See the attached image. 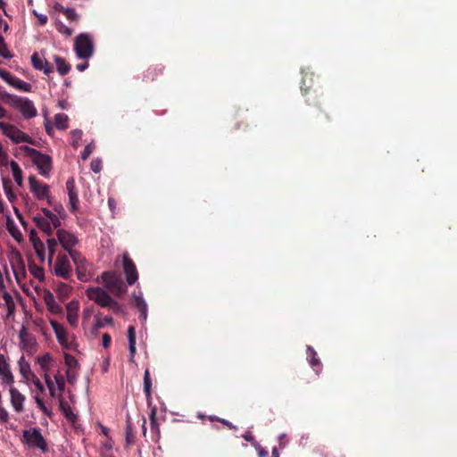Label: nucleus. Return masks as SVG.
I'll return each mask as SVG.
<instances>
[{"label": "nucleus", "instance_id": "nucleus-49", "mask_svg": "<svg viewBox=\"0 0 457 457\" xmlns=\"http://www.w3.org/2000/svg\"><path fill=\"white\" fill-rule=\"evenodd\" d=\"M3 184H4V189L5 191V194L10 201H12L13 198H15V195L12 194L10 187L8 186V180L3 179Z\"/></svg>", "mask_w": 457, "mask_h": 457}, {"label": "nucleus", "instance_id": "nucleus-41", "mask_svg": "<svg viewBox=\"0 0 457 457\" xmlns=\"http://www.w3.org/2000/svg\"><path fill=\"white\" fill-rule=\"evenodd\" d=\"M307 352L309 353V355L311 356L310 364L312 366H318L320 364V361L319 358L316 357V352L312 346H307Z\"/></svg>", "mask_w": 457, "mask_h": 457}, {"label": "nucleus", "instance_id": "nucleus-33", "mask_svg": "<svg viewBox=\"0 0 457 457\" xmlns=\"http://www.w3.org/2000/svg\"><path fill=\"white\" fill-rule=\"evenodd\" d=\"M11 86L22 90L24 92H29L31 90V85L17 77L12 81Z\"/></svg>", "mask_w": 457, "mask_h": 457}, {"label": "nucleus", "instance_id": "nucleus-30", "mask_svg": "<svg viewBox=\"0 0 457 457\" xmlns=\"http://www.w3.org/2000/svg\"><path fill=\"white\" fill-rule=\"evenodd\" d=\"M41 211L44 213L45 218L49 220L50 224H52L54 226V228H59L61 226V220L50 210H48L47 208H42Z\"/></svg>", "mask_w": 457, "mask_h": 457}, {"label": "nucleus", "instance_id": "nucleus-63", "mask_svg": "<svg viewBox=\"0 0 457 457\" xmlns=\"http://www.w3.org/2000/svg\"><path fill=\"white\" fill-rule=\"evenodd\" d=\"M137 423H139L140 421H142V429H143V434L145 435L146 433V428H145V423H146V420L145 419L144 416H141L139 414L137 415Z\"/></svg>", "mask_w": 457, "mask_h": 457}, {"label": "nucleus", "instance_id": "nucleus-15", "mask_svg": "<svg viewBox=\"0 0 457 457\" xmlns=\"http://www.w3.org/2000/svg\"><path fill=\"white\" fill-rule=\"evenodd\" d=\"M101 278L104 282V286H122L123 284L120 274L117 270L104 271L102 273Z\"/></svg>", "mask_w": 457, "mask_h": 457}, {"label": "nucleus", "instance_id": "nucleus-29", "mask_svg": "<svg viewBox=\"0 0 457 457\" xmlns=\"http://www.w3.org/2000/svg\"><path fill=\"white\" fill-rule=\"evenodd\" d=\"M68 116L65 113H57L54 115V125L58 129H66L68 128Z\"/></svg>", "mask_w": 457, "mask_h": 457}, {"label": "nucleus", "instance_id": "nucleus-56", "mask_svg": "<svg viewBox=\"0 0 457 457\" xmlns=\"http://www.w3.org/2000/svg\"><path fill=\"white\" fill-rule=\"evenodd\" d=\"M29 240L32 243L33 246L35 245V243H37L38 241H41L40 238L37 237V233L35 229H31L29 232Z\"/></svg>", "mask_w": 457, "mask_h": 457}, {"label": "nucleus", "instance_id": "nucleus-16", "mask_svg": "<svg viewBox=\"0 0 457 457\" xmlns=\"http://www.w3.org/2000/svg\"><path fill=\"white\" fill-rule=\"evenodd\" d=\"M58 400H59V408L62 411V412L63 413V415L65 416V418L72 423L75 422L77 420V415L73 413L71 406L64 400L62 394H60L58 395Z\"/></svg>", "mask_w": 457, "mask_h": 457}, {"label": "nucleus", "instance_id": "nucleus-54", "mask_svg": "<svg viewBox=\"0 0 457 457\" xmlns=\"http://www.w3.org/2000/svg\"><path fill=\"white\" fill-rule=\"evenodd\" d=\"M34 15L37 18L38 23L40 25H46L47 23L48 18L45 14H39L36 11L33 12Z\"/></svg>", "mask_w": 457, "mask_h": 457}, {"label": "nucleus", "instance_id": "nucleus-32", "mask_svg": "<svg viewBox=\"0 0 457 457\" xmlns=\"http://www.w3.org/2000/svg\"><path fill=\"white\" fill-rule=\"evenodd\" d=\"M151 388H152V380L150 377L149 370L146 369L144 373V391L145 393L146 398L150 399L151 397Z\"/></svg>", "mask_w": 457, "mask_h": 457}, {"label": "nucleus", "instance_id": "nucleus-60", "mask_svg": "<svg viewBox=\"0 0 457 457\" xmlns=\"http://www.w3.org/2000/svg\"><path fill=\"white\" fill-rule=\"evenodd\" d=\"M55 380H56V384H57V387L59 389V391L62 393L64 391V386H65V383H64V379L63 378L60 377H55Z\"/></svg>", "mask_w": 457, "mask_h": 457}, {"label": "nucleus", "instance_id": "nucleus-59", "mask_svg": "<svg viewBox=\"0 0 457 457\" xmlns=\"http://www.w3.org/2000/svg\"><path fill=\"white\" fill-rule=\"evenodd\" d=\"M156 68H150L147 70L145 73V77L148 79H151L152 80H154L155 76H157Z\"/></svg>", "mask_w": 457, "mask_h": 457}, {"label": "nucleus", "instance_id": "nucleus-42", "mask_svg": "<svg viewBox=\"0 0 457 457\" xmlns=\"http://www.w3.org/2000/svg\"><path fill=\"white\" fill-rule=\"evenodd\" d=\"M37 255L44 261L45 259V245L42 241H38L37 243H35V245L33 246Z\"/></svg>", "mask_w": 457, "mask_h": 457}, {"label": "nucleus", "instance_id": "nucleus-13", "mask_svg": "<svg viewBox=\"0 0 457 457\" xmlns=\"http://www.w3.org/2000/svg\"><path fill=\"white\" fill-rule=\"evenodd\" d=\"M31 62L36 70L43 71L45 74L49 75L54 71V66L46 60H43L39 57L37 53H34L31 55Z\"/></svg>", "mask_w": 457, "mask_h": 457}, {"label": "nucleus", "instance_id": "nucleus-26", "mask_svg": "<svg viewBox=\"0 0 457 457\" xmlns=\"http://www.w3.org/2000/svg\"><path fill=\"white\" fill-rule=\"evenodd\" d=\"M54 62L56 63L57 71L61 75H66L69 73L71 65L65 61L64 58L56 55L54 56Z\"/></svg>", "mask_w": 457, "mask_h": 457}, {"label": "nucleus", "instance_id": "nucleus-18", "mask_svg": "<svg viewBox=\"0 0 457 457\" xmlns=\"http://www.w3.org/2000/svg\"><path fill=\"white\" fill-rule=\"evenodd\" d=\"M44 299L50 312L55 314L62 312V306L55 302L54 296L50 291L45 290Z\"/></svg>", "mask_w": 457, "mask_h": 457}, {"label": "nucleus", "instance_id": "nucleus-21", "mask_svg": "<svg viewBox=\"0 0 457 457\" xmlns=\"http://www.w3.org/2000/svg\"><path fill=\"white\" fill-rule=\"evenodd\" d=\"M33 220L35 221L36 225L47 236L52 235L53 229L50 224L49 220H47L45 217L42 216H35L33 218Z\"/></svg>", "mask_w": 457, "mask_h": 457}, {"label": "nucleus", "instance_id": "nucleus-36", "mask_svg": "<svg viewBox=\"0 0 457 457\" xmlns=\"http://www.w3.org/2000/svg\"><path fill=\"white\" fill-rule=\"evenodd\" d=\"M0 55L5 59H10L12 57V54L10 53L8 46L4 41V38L0 34Z\"/></svg>", "mask_w": 457, "mask_h": 457}, {"label": "nucleus", "instance_id": "nucleus-48", "mask_svg": "<svg viewBox=\"0 0 457 457\" xmlns=\"http://www.w3.org/2000/svg\"><path fill=\"white\" fill-rule=\"evenodd\" d=\"M150 424H151L152 429H157L158 430V423H157V419H156V408L155 407H154L151 410Z\"/></svg>", "mask_w": 457, "mask_h": 457}, {"label": "nucleus", "instance_id": "nucleus-14", "mask_svg": "<svg viewBox=\"0 0 457 457\" xmlns=\"http://www.w3.org/2000/svg\"><path fill=\"white\" fill-rule=\"evenodd\" d=\"M10 395H11V403L13 407V409L17 412L23 411V403L25 401V396L15 387L11 386L9 389Z\"/></svg>", "mask_w": 457, "mask_h": 457}, {"label": "nucleus", "instance_id": "nucleus-11", "mask_svg": "<svg viewBox=\"0 0 457 457\" xmlns=\"http://www.w3.org/2000/svg\"><path fill=\"white\" fill-rule=\"evenodd\" d=\"M58 241L62 246L69 253L73 250V246L78 244L77 237L71 232L64 229H58L56 233Z\"/></svg>", "mask_w": 457, "mask_h": 457}, {"label": "nucleus", "instance_id": "nucleus-27", "mask_svg": "<svg viewBox=\"0 0 457 457\" xmlns=\"http://www.w3.org/2000/svg\"><path fill=\"white\" fill-rule=\"evenodd\" d=\"M10 167L12 172V177L18 186L22 185V170L15 161L10 162Z\"/></svg>", "mask_w": 457, "mask_h": 457}, {"label": "nucleus", "instance_id": "nucleus-7", "mask_svg": "<svg viewBox=\"0 0 457 457\" xmlns=\"http://www.w3.org/2000/svg\"><path fill=\"white\" fill-rule=\"evenodd\" d=\"M87 295L103 307H113L117 303L102 287H87Z\"/></svg>", "mask_w": 457, "mask_h": 457}, {"label": "nucleus", "instance_id": "nucleus-38", "mask_svg": "<svg viewBox=\"0 0 457 457\" xmlns=\"http://www.w3.org/2000/svg\"><path fill=\"white\" fill-rule=\"evenodd\" d=\"M56 246H57V241L54 238H49L47 240V248H48V252H49V256H48L49 263H51L53 262Z\"/></svg>", "mask_w": 457, "mask_h": 457}, {"label": "nucleus", "instance_id": "nucleus-17", "mask_svg": "<svg viewBox=\"0 0 457 457\" xmlns=\"http://www.w3.org/2000/svg\"><path fill=\"white\" fill-rule=\"evenodd\" d=\"M133 305L139 311L140 319L145 321L147 319V304L140 295H133Z\"/></svg>", "mask_w": 457, "mask_h": 457}, {"label": "nucleus", "instance_id": "nucleus-52", "mask_svg": "<svg viewBox=\"0 0 457 457\" xmlns=\"http://www.w3.org/2000/svg\"><path fill=\"white\" fill-rule=\"evenodd\" d=\"M45 380H46V384L49 389L50 395L52 396H54V382L52 381V379L50 378V377L47 374L45 375Z\"/></svg>", "mask_w": 457, "mask_h": 457}, {"label": "nucleus", "instance_id": "nucleus-53", "mask_svg": "<svg viewBox=\"0 0 457 457\" xmlns=\"http://www.w3.org/2000/svg\"><path fill=\"white\" fill-rule=\"evenodd\" d=\"M92 151H93V146H92L91 145H87L84 148V150L82 151V153H81V158H82L83 160L87 159V158L89 157V155L91 154Z\"/></svg>", "mask_w": 457, "mask_h": 457}, {"label": "nucleus", "instance_id": "nucleus-44", "mask_svg": "<svg viewBox=\"0 0 457 457\" xmlns=\"http://www.w3.org/2000/svg\"><path fill=\"white\" fill-rule=\"evenodd\" d=\"M33 276L37 278L40 282L44 280L45 273L42 268L34 266L30 268Z\"/></svg>", "mask_w": 457, "mask_h": 457}, {"label": "nucleus", "instance_id": "nucleus-50", "mask_svg": "<svg viewBox=\"0 0 457 457\" xmlns=\"http://www.w3.org/2000/svg\"><path fill=\"white\" fill-rule=\"evenodd\" d=\"M91 170L95 172V173H97L101 170L102 169V162L100 160L98 159H96V160H93L91 162Z\"/></svg>", "mask_w": 457, "mask_h": 457}, {"label": "nucleus", "instance_id": "nucleus-19", "mask_svg": "<svg viewBox=\"0 0 457 457\" xmlns=\"http://www.w3.org/2000/svg\"><path fill=\"white\" fill-rule=\"evenodd\" d=\"M51 326L55 333L56 338L61 345L67 343V332L62 325L55 320H51Z\"/></svg>", "mask_w": 457, "mask_h": 457}, {"label": "nucleus", "instance_id": "nucleus-28", "mask_svg": "<svg viewBox=\"0 0 457 457\" xmlns=\"http://www.w3.org/2000/svg\"><path fill=\"white\" fill-rule=\"evenodd\" d=\"M19 369H20L21 375L26 379H29V377H31V374H33L31 372L29 363L24 361L23 356L21 357V359L19 361Z\"/></svg>", "mask_w": 457, "mask_h": 457}, {"label": "nucleus", "instance_id": "nucleus-55", "mask_svg": "<svg viewBox=\"0 0 457 457\" xmlns=\"http://www.w3.org/2000/svg\"><path fill=\"white\" fill-rule=\"evenodd\" d=\"M66 189L68 192L76 191L75 180L73 178L68 179L66 181Z\"/></svg>", "mask_w": 457, "mask_h": 457}, {"label": "nucleus", "instance_id": "nucleus-45", "mask_svg": "<svg viewBox=\"0 0 457 457\" xmlns=\"http://www.w3.org/2000/svg\"><path fill=\"white\" fill-rule=\"evenodd\" d=\"M35 402H36L37 405L38 406V408H40V409H41V411H43L46 416L50 417V416L52 415L51 411H50V410H48V409L46 407V405H45V403H44L43 400H42L39 396H35Z\"/></svg>", "mask_w": 457, "mask_h": 457}, {"label": "nucleus", "instance_id": "nucleus-25", "mask_svg": "<svg viewBox=\"0 0 457 457\" xmlns=\"http://www.w3.org/2000/svg\"><path fill=\"white\" fill-rule=\"evenodd\" d=\"M126 443L132 445L135 443L134 428L131 420V417L128 414L126 420Z\"/></svg>", "mask_w": 457, "mask_h": 457}, {"label": "nucleus", "instance_id": "nucleus-58", "mask_svg": "<svg viewBox=\"0 0 457 457\" xmlns=\"http://www.w3.org/2000/svg\"><path fill=\"white\" fill-rule=\"evenodd\" d=\"M111 344V336L107 333L104 334L102 337V345L104 348H108Z\"/></svg>", "mask_w": 457, "mask_h": 457}, {"label": "nucleus", "instance_id": "nucleus-1", "mask_svg": "<svg viewBox=\"0 0 457 457\" xmlns=\"http://www.w3.org/2000/svg\"><path fill=\"white\" fill-rule=\"evenodd\" d=\"M21 149L31 159L33 164L37 166L39 174L44 177L49 176L52 170V158L48 154L28 145H22Z\"/></svg>", "mask_w": 457, "mask_h": 457}, {"label": "nucleus", "instance_id": "nucleus-37", "mask_svg": "<svg viewBox=\"0 0 457 457\" xmlns=\"http://www.w3.org/2000/svg\"><path fill=\"white\" fill-rule=\"evenodd\" d=\"M78 278L82 282H87L90 278V274L86 270V264L80 265L76 268Z\"/></svg>", "mask_w": 457, "mask_h": 457}, {"label": "nucleus", "instance_id": "nucleus-4", "mask_svg": "<svg viewBox=\"0 0 457 457\" xmlns=\"http://www.w3.org/2000/svg\"><path fill=\"white\" fill-rule=\"evenodd\" d=\"M74 50L79 59H88L94 54V43L88 33H80L75 37Z\"/></svg>", "mask_w": 457, "mask_h": 457}, {"label": "nucleus", "instance_id": "nucleus-2", "mask_svg": "<svg viewBox=\"0 0 457 457\" xmlns=\"http://www.w3.org/2000/svg\"><path fill=\"white\" fill-rule=\"evenodd\" d=\"M4 100L12 107L19 110L25 119L33 118L37 114V111L33 102L28 98L6 94L4 96Z\"/></svg>", "mask_w": 457, "mask_h": 457}, {"label": "nucleus", "instance_id": "nucleus-61", "mask_svg": "<svg viewBox=\"0 0 457 457\" xmlns=\"http://www.w3.org/2000/svg\"><path fill=\"white\" fill-rule=\"evenodd\" d=\"M9 418L7 411L0 406V420L3 422H7Z\"/></svg>", "mask_w": 457, "mask_h": 457}, {"label": "nucleus", "instance_id": "nucleus-22", "mask_svg": "<svg viewBox=\"0 0 457 457\" xmlns=\"http://www.w3.org/2000/svg\"><path fill=\"white\" fill-rule=\"evenodd\" d=\"M67 320L72 325L76 326L78 322V305L71 302L67 305Z\"/></svg>", "mask_w": 457, "mask_h": 457}, {"label": "nucleus", "instance_id": "nucleus-64", "mask_svg": "<svg viewBox=\"0 0 457 457\" xmlns=\"http://www.w3.org/2000/svg\"><path fill=\"white\" fill-rule=\"evenodd\" d=\"M54 10L58 12L64 13L65 10H67V8H65L62 4H61L59 3H55L54 5Z\"/></svg>", "mask_w": 457, "mask_h": 457}, {"label": "nucleus", "instance_id": "nucleus-47", "mask_svg": "<svg viewBox=\"0 0 457 457\" xmlns=\"http://www.w3.org/2000/svg\"><path fill=\"white\" fill-rule=\"evenodd\" d=\"M63 14L70 21H76L79 19V15L77 14L75 9H73V8H67V10H65V12Z\"/></svg>", "mask_w": 457, "mask_h": 457}, {"label": "nucleus", "instance_id": "nucleus-9", "mask_svg": "<svg viewBox=\"0 0 457 457\" xmlns=\"http://www.w3.org/2000/svg\"><path fill=\"white\" fill-rule=\"evenodd\" d=\"M54 270L56 276L68 279L72 271L68 256L59 254L55 261Z\"/></svg>", "mask_w": 457, "mask_h": 457}, {"label": "nucleus", "instance_id": "nucleus-8", "mask_svg": "<svg viewBox=\"0 0 457 457\" xmlns=\"http://www.w3.org/2000/svg\"><path fill=\"white\" fill-rule=\"evenodd\" d=\"M29 189L38 200L46 198L49 204H52L51 197L49 196V187L46 184L39 182L36 177L30 176L29 178Z\"/></svg>", "mask_w": 457, "mask_h": 457}, {"label": "nucleus", "instance_id": "nucleus-62", "mask_svg": "<svg viewBox=\"0 0 457 457\" xmlns=\"http://www.w3.org/2000/svg\"><path fill=\"white\" fill-rule=\"evenodd\" d=\"M254 447L258 452V457H267L268 456V452L263 447H262L259 444L257 445V446H254Z\"/></svg>", "mask_w": 457, "mask_h": 457}, {"label": "nucleus", "instance_id": "nucleus-10", "mask_svg": "<svg viewBox=\"0 0 457 457\" xmlns=\"http://www.w3.org/2000/svg\"><path fill=\"white\" fill-rule=\"evenodd\" d=\"M20 347L31 350L37 346L36 337L28 331V321L24 322L19 331Z\"/></svg>", "mask_w": 457, "mask_h": 457}, {"label": "nucleus", "instance_id": "nucleus-35", "mask_svg": "<svg viewBox=\"0 0 457 457\" xmlns=\"http://www.w3.org/2000/svg\"><path fill=\"white\" fill-rule=\"evenodd\" d=\"M69 254H70L71 258L72 259V261L74 262L76 268L80 265L86 264V259L82 256V254L79 251L71 250V252H69Z\"/></svg>", "mask_w": 457, "mask_h": 457}, {"label": "nucleus", "instance_id": "nucleus-57", "mask_svg": "<svg viewBox=\"0 0 457 457\" xmlns=\"http://www.w3.org/2000/svg\"><path fill=\"white\" fill-rule=\"evenodd\" d=\"M243 437L245 441L250 442L253 446H257L258 443L255 441L251 432H246L243 435Z\"/></svg>", "mask_w": 457, "mask_h": 457}, {"label": "nucleus", "instance_id": "nucleus-46", "mask_svg": "<svg viewBox=\"0 0 457 457\" xmlns=\"http://www.w3.org/2000/svg\"><path fill=\"white\" fill-rule=\"evenodd\" d=\"M0 77L9 85H11L12 81H13L15 79V76H13L11 72L2 69H0Z\"/></svg>", "mask_w": 457, "mask_h": 457}, {"label": "nucleus", "instance_id": "nucleus-51", "mask_svg": "<svg viewBox=\"0 0 457 457\" xmlns=\"http://www.w3.org/2000/svg\"><path fill=\"white\" fill-rule=\"evenodd\" d=\"M32 382L39 392H44L45 388L38 378L35 374H31Z\"/></svg>", "mask_w": 457, "mask_h": 457}, {"label": "nucleus", "instance_id": "nucleus-23", "mask_svg": "<svg viewBox=\"0 0 457 457\" xmlns=\"http://www.w3.org/2000/svg\"><path fill=\"white\" fill-rule=\"evenodd\" d=\"M129 350L131 359L134 358L136 353V330L133 326L128 328Z\"/></svg>", "mask_w": 457, "mask_h": 457}, {"label": "nucleus", "instance_id": "nucleus-39", "mask_svg": "<svg viewBox=\"0 0 457 457\" xmlns=\"http://www.w3.org/2000/svg\"><path fill=\"white\" fill-rule=\"evenodd\" d=\"M56 29L65 35L66 37H71L73 33V30L71 29H70L69 27H67L66 25H64L61 21H56Z\"/></svg>", "mask_w": 457, "mask_h": 457}, {"label": "nucleus", "instance_id": "nucleus-20", "mask_svg": "<svg viewBox=\"0 0 457 457\" xmlns=\"http://www.w3.org/2000/svg\"><path fill=\"white\" fill-rule=\"evenodd\" d=\"M2 300H3V303H1V304L5 306V308L7 310L6 317L9 318V317L12 316L15 312V303H14L12 295L7 292H4Z\"/></svg>", "mask_w": 457, "mask_h": 457}, {"label": "nucleus", "instance_id": "nucleus-3", "mask_svg": "<svg viewBox=\"0 0 457 457\" xmlns=\"http://www.w3.org/2000/svg\"><path fill=\"white\" fill-rule=\"evenodd\" d=\"M114 265L117 269L121 268L129 286L134 285L138 279V271L129 253H124L120 257H117Z\"/></svg>", "mask_w": 457, "mask_h": 457}, {"label": "nucleus", "instance_id": "nucleus-12", "mask_svg": "<svg viewBox=\"0 0 457 457\" xmlns=\"http://www.w3.org/2000/svg\"><path fill=\"white\" fill-rule=\"evenodd\" d=\"M0 378L3 384L12 386L14 382V378L11 372L10 366L3 354H0Z\"/></svg>", "mask_w": 457, "mask_h": 457}, {"label": "nucleus", "instance_id": "nucleus-40", "mask_svg": "<svg viewBox=\"0 0 457 457\" xmlns=\"http://www.w3.org/2000/svg\"><path fill=\"white\" fill-rule=\"evenodd\" d=\"M64 360H65V364L68 366L69 369H73V368L76 369V368L79 367V364L77 359L71 354L65 353Z\"/></svg>", "mask_w": 457, "mask_h": 457}, {"label": "nucleus", "instance_id": "nucleus-6", "mask_svg": "<svg viewBox=\"0 0 457 457\" xmlns=\"http://www.w3.org/2000/svg\"><path fill=\"white\" fill-rule=\"evenodd\" d=\"M23 438L29 447L38 448L43 453L48 451L47 443L43 437L40 428H32L23 430Z\"/></svg>", "mask_w": 457, "mask_h": 457}, {"label": "nucleus", "instance_id": "nucleus-24", "mask_svg": "<svg viewBox=\"0 0 457 457\" xmlns=\"http://www.w3.org/2000/svg\"><path fill=\"white\" fill-rule=\"evenodd\" d=\"M6 228L14 239H16L18 242L21 240V233L15 225L12 219L10 217H7L6 220Z\"/></svg>", "mask_w": 457, "mask_h": 457}, {"label": "nucleus", "instance_id": "nucleus-31", "mask_svg": "<svg viewBox=\"0 0 457 457\" xmlns=\"http://www.w3.org/2000/svg\"><path fill=\"white\" fill-rule=\"evenodd\" d=\"M303 75L301 89L304 94H306L308 92V90L312 87L313 73L303 71Z\"/></svg>", "mask_w": 457, "mask_h": 457}, {"label": "nucleus", "instance_id": "nucleus-5", "mask_svg": "<svg viewBox=\"0 0 457 457\" xmlns=\"http://www.w3.org/2000/svg\"><path fill=\"white\" fill-rule=\"evenodd\" d=\"M0 130L15 144H35V140L31 137L19 129L14 125L0 121Z\"/></svg>", "mask_w": 457, "mask_h": 457}, {"label": "nucleus", "instance_id": "nucleus-43", "mask_svg": "<svg viewBox=\"0 0 457 457\" xmlns=\"http://www.w3.org/2000/svg\"><path fill=\"white\" fill-rule=\"evenodd\" d=\"M51 361V355L49 353H46L37 359V362L41 366V368L45 370H48V363Z\"/></svg>", "mask_w": 457, "mask_h": 457}, {"label": "nucleus", "instance_id": "nucleus-34", "mask_svg": "<svg viewBox=\"0 0 457 457\" xmlns=\"http://www.w3.org/2000/svg\"><path fill=\"white\" fill-rule=\"evenodd\" d=\"M69 195V202H70V211L71 212H75L79 207V195L78 191L68 192Z\"/></svg>", "mask_w": 457, "mask_h": 457}]
</instances>
